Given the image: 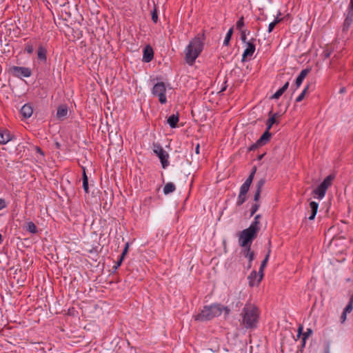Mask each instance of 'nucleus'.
<instances>
[{"mask_svg": "<svg viewBox=\"0 0 353 353\" xmlns=\"http://www.w3.org/2000/svg\"><path fill=\"white\" fill-rule=\"evenodd\" d=\"M37 59L43 63H46L47 62V49L43 45H39L38 47Z\"/></svg>", "mask_w": 353, "mask_h": 353, "instance_id": "obj_17", "label": "nucleus"}, {"mask_svg": "<svg viewBox=\"0 0 353 353\" xmlns=\"http://www.w3.org/2000/svg\"><path fill=\"white\" fill-rule=\"evenodd\" d=\"M26 230L32 234H36L38 232L36 225L32 221L27 223Z\"/></svg>", "mask_w": 353, "mask_h": 353, "instance_id": "obj_30", "label": "nucleus"}, {"mask_svg": "<svg viewBox=\"0 0 353 353\" xmlns=\"http://www.w3.org/2000/svg\"><path fill=\"white\" fill-rule=\"evenodd\" d=\"M6 207V201L3 199H0V210Z\"/></svg>", "mask_w": 353, "mask_h": 353, "instance_id": "obj_54", "label": "nucleus"}, {"mask_svg": "<svg viewBox=\"0 0 353 353\" xmlns=\"http://www.w3.org/2000/svg\"><path fill=\"white\" fill-rule=\"evenodd\" d=\"M236 29L241 30L242 28L244 26V17L241 16L239 19L236 22Z\"/></svg>", "mask_w": 353, "mask_h": 353, "instance_id": "obj_40", "label": "nucleus"}, {"mask_svg": "<svg viewBox=\"0 0 353 353\" xmlns=\"http://www.w3.org/2000/svg\"><path fill=\"white\" fill-rule=\"evenodd\" d=\"M260 207V203H254L252 207H251V209H250V216H253L256 212L257 210H259Z\"/></svg>", "mask_w": 353, "mask_h": 353, "instance_id": "obj_39", "label": "nucleus"}, {"mask_svg": "<svg viewBox=\"0 0 353 353\" xmlns=\"http://www.w3.org/2000/svg\"><path fill=\"white\" fill-rule=\"evenodd\" d=\"M347 312H345V311L343 312L341 316V323H343L345 319H346V316H347Z\"/></svg>", "mask_w": 353, "mask_h": 353, "instance_id": "obj_56", "label": "nucleus"}, {"mask_svg": "<svg viewBox=\"0 0 353 353\" xmlns=\"http://www.w3.org/2000/svg\"><path fill=\"white\" fill-rule=\"evenodd\" d=\"M330 344L327 343H326L325 348H324V353H330Z\"/></svg>", "mask_w": 353, "mask_h": 353, "instance_id": "obj_57", "label": "nucleus"}, {"mask_svg": "<svg viewBox=\"0 0 353 353\" xmlns=\"http://www.w3.org/2000/svg\"><path fill=\"white\" fill-rule=\"evenodd\" d=\"M261 218V214H256L254 219V221L252 222V223L250 224V226L253 228L254 229L255 228V230H256L258 231H260V230H261V222H260Z\"/></svg>", "mask_w": 353, "mask_h": 353, "instance_id": "obj_25", "label": "nucleus"}, {"mask_svg": "<svg viewBox=\"0 0 353 353\" xmlns=\"http://www.w3.org/2000/svg\"><path fill=\"white\" fill-rule=\"evenodd\" d=\"M312 334V330L310 328H307V331L303 334V346L305 345V340Z\"/></svg>", "mask_w": 353, "mask_h": 353, "instance_id": "obj_38", "label": "nucleus"}, {"mask_svg": "<svg viewBox=\"0 0 353 353\" xmlns=\"http://www.w3.org/2000/svg\"><path fill=\"white\" fill-rule=\"evenodd\" d=\"M270 252H271V250H270V249H269L265 259L262 261L261 264L262 268H265L267 263L269 260Z\"/></svg>", "mask_w": 353, "mask_h": 353, "instance_id": "obj_44", "label": "nucleus"}, {"mask_svg": "<svg viewBox=\"0 0 353 353\" xmlns=\"http://www.w3.org/2000/svg\"><path fill=\"white\" fill-rule=\"evenodd\" d=\"M199 150H200V145H199V143H198L196 145V148H195V152L199 154Z\"/></svg>", "mask_w": 353, "mask_h": 353, "instance_id": "obj_59", "label": "nucleus"}, {"mask_svg": "<svg viewBox=\"0 0 353 353\" xmlns=\"http://www.w3.org/2000/svg\"><path fill=\"white\" fill-rule=\"evenodd\" d=\"M254 175H253L252 174H249L248 177L247 178V179L245 181V183H247L248 184H250L251 185L252 183V181L254 179Z\"/></svg>", "mask_w": 353, "mask_h": 353, "instance_id": "obj_48", "label": "nucleus"}, {"mask_svg": "<svg viewBox=\"0 0 353 353\" xmlns=\"http://www.w3.org/2000/svg\"><path fill=\"white\" fill-rule=\"evenodd\" d=\"M268 115L270 116V118L266 121V130L270 131L274 124H279V121L277 120V118L280 117L281 114L279 112L273 114L271 110Z\"/></svg>", "mask_w": 353, "mask_h": 353, "instance_id": "obj_12", "label": "nucleus"}, {"mask_svg": "<svg viewBox=\"0 0 353 353\" xmlns=\"http://www.w3.org/2000/svg\"><path fill=\"white\" fill-rule=\"evenodd\" d=\"M310 84H307L305 88L303 89V90L302 91V92L296 97L295 101L296 103H299V102H301L305 97V94L309 89V87H310Z\"/></svg>", "mask_w": 353, "mask_h": 353, "instance_id": "obj_33", "label": "nucleus"}, {"mask_svg": "<svg viewBox=\"0 0 353 353\" xmlns=\"http://www.w3.org/2000/svg\"><path fill=\"white\" fill-rule=\"evenodd\" d=\"M21 114L23 118H30L33 113V108L30 103H26L21 108Z\"/></svg>", "mask_w": 353, "mask_h": 353, "instance_id": "obj_18", "label": "nucleus"}, {"mask_svg": "<svg viewBox=\"0 0 353 353\" xmlns=\"http://www.w3.org/2000/svg\"><path fill=\"white\" fill-rule=\"evenodd\" d=\"M175 190H176L175 185L172 182H169L165 185V186L163 188V193L165 194H169L173 192Z\"/></svg>", "mask_w": 353, "mask_h": 353, "instance_id": "obj_27", "label": "nucleus"}, {"mask_svg": "<svg viewBox=\"0 0 353 353\" xmlns=\"http://www.w3.org/2000/svg\"><path fill=\"white\" fill-rule=\"evenodd\" d=\"M241 254L248 259L249 262H252L254 259V252L251 250V247H242Z\"/></svg>", "mask_w": 353, "mask_h": 353, "instance_id": "obj_20", "label": "nucleus"}, {"mask_svg": "<svg viewBox=\"0 0 353 353\" xmlns=\"http://www.w3.org/2000/svg\"><path fill=\"white\" fill-rule=\"evenodd\" d=\"M259 231L249 226L248 228L239 232V245L241 247H251L253 241L257 237Z\"/></svg>", "mask_w": 353, "mask_h": 353, "instance_id": "obj_4", "label": "nucleus"}, {"mask_svg": "<svg viewBox=\"0 0 353 353\" xmlns=\"http://www.w3.org/2000/svg\"><path fill=\"white\" fill-rule=\"evenodd\" d=\"M14 136L7 129L0 128V144L4 145L12 141Z\"/></svg>", "mask_w": 353, "mask_h": 353, "instance_id": "obj_14", "label": "nucleus"}, {"mask_svg": "<svg viewBox=\"0 0 353 353\" xmlns=\"http://www.w3.org/2000/svg\"><path fill=\"white\" fill-rule=\"evenodd\" d=\"M289 87V82L287 81L280 89L284 93Z\"/></svg>", "mask_w": 353, "mask_h": 353, "instance_id": "obj_52", "label": "nucleus"}, {"mask_svg": "<svg viewBox=\"0 0 353 353\" xmlns=\"http://www.w3.org/2000/svg\"><path fill=\"white\" fill-rule=\"evenodd\" d=\"M272 137V133L270 132L269 130H265V131L263 133V134L260 137V138L256 141V142L252 145H251L248 148V151H254L257 148L265 145L267 144Z\"/></svg>", "mask_w": 353, "mask_h": 353, "instance_id": "obj_11", "label": "nucleus"}, {"mask_svg": "<svg viewBox=\"0 0 353 353\" xmlns=\"http://www.w3.org/2000/svg\"><path fill=\"white\" fill-rule=\"evenodd\" d=\"M226 88H227V86H226V85H225L224 87H223V88H221V92H223V91H225V90H226Z\"/></svg>", "mask_w": 353, "mask_h": 353, "instance_id": "obj_64", "label": "nucleus"}, {"mask_svg": "<svg viewBox=\"0 0 353 353\" xmlns=\"http://www.w3.org/2000/svg\"><path fill=\"white\" fill-rule=\"evenodd\" d=\"M250 33V30H241V40L242 41L243 43H246L248 42V41H247V34H249Z\"/></svg>", "mask_w": 353, "mask_h": 353, "instance_id": "obj_37", "label": "nucleus"}, {"mask_svg": "<svg viewBox=\"0 0 353 353\" xmlns=\"http://www.w3.org/2000/svg\"><path fill=\"white\" fill-rule=\"evenodd\" d=\"M353 309V294L351 295L349 302L346 307L344 308L343 311L347 313H350Z\"/></svg>", "mask_w": 353, "mask_h": 353, "instance_id": "obj_34", "label": "nucleus"}, {"mask_svg": "<svg viewBox=\"0 0 353 353\" xmlns=\"http://www.w3.org/2000/svg\"><path fill=\"white\" fill-rule=\"evenodd\" d=\"M258 274V276H259V278L257 279V283H260L261 281H262L263 278V271H261V270H259V272L257 273Z\"/></svg>", "mask_w": 353, "mask_h": 353, "instance_id": "obj_49", "label": "nucleus"}, {"mask_svg": "<svg viewBox=\"0 0 353 353\" xmlns=\"http://www.w3.org/2000/svg\"><path fill=\"white\" fill-rule=\"evenodd\" d=\"M265 182H266V180L265 178H261V179H259L257 181V183L256 184V191L254 194V201L255 203H259L261 193L263 187L264 186Z\"/></svg>", "mask_w": 353, "mask_h": 353, "instance_id": "obj_13", "label": "nucleus"}, {"mask_svg": "<svg viewBox=\"0 0 353 353\" xmlns=\"http://www.w3.org/2000/svg\"><path fill=\"white\" fill-rule=\"evenodd\" d=\"M123 260H121V257H119V259H118L117 262L116 263V265L114 266V269H117L119 267L121 266L122 262H123Z\"/></svg>", "mask_w": 353, "mask_h": 353, "instance_id": "obj_55", "label": "nucleus"}, {"mask_svg": "<svg viewBox=\"0 0 353 353\" xmlns=\"http://www.w3.org/2000/svg\"><path fill=\"white\" fill-rule=\"evenodd\" d=\"M302 331H303V327L301 325H300L298 328V337H299L301 336V334H302Z\"/></svg>", "mask_w": 353, "mask_h": 353, "instance_id": "obj_58", "label": "nucleus"}, {"mask_svg": "<svg viewBox=\"0 0 353 353\" xmlns=\"http://www.w3.org/2000/svg\"><path fill=\"white\" fill-rule=\"evenodd\" d=\"M230 310H231V307L229 306V305L228 306H225V307L222 306V312L224 311L225 315H228L230 314Z\"/></svg>", "mask_w": 353, "mask_h": 353, "instance_id": "obj_50", "label": "nucleus"}, {"mask_svg": "<svg viewBox=\"0 0 353 353\" xmlns=\"http://www.w3.org/2000/svg\"><path fill=\"white\" fill-rule=\"evenodd\" d=\"M179 114H172L168 118V123L169 124L171 128H175L177 126V123L179 122Z\"/></svg>", "mask_w": 353, "mask_h": 353, "instance_id": "obj_23", "label": "nucleus"}, {"mask_svg": "<svg viewBox=\"0 0 353 353\" xmlns=\"http://www.w3.org/2000/svg\"><path fill=\"white\" fill-rule=\"evenodd\" d=\"M332 50L329 49V48H326L323 50V53H322V57L323 58V59H326L327 58H329L332 54Z\"/></svg>", "mask_w": 353, "mask_h": 353, "instance_id": "obj_43", "label": "nucleus"}, {"mask_svg": "<svg viewBox=\"0 0 353 353\" xmlns=\"http://www.w3.org/2000/svg\"><path fill=\"white\" fill-rule=\"evenodd\" d=\"M283 93L282 92V91L281 90V89H279L272 97V99H279L281 95L283 94Z\"/></svg>", "mask_w": 353, "mask_h": 353, "instance_id": "obj_46", "label": "nucleus"}, {"mask_svg": "<svg viewBox=\"0 0 353 353\" xmlns=\"http://www.w3.org/2000/svg\"><path fill=\"white\" fill-rule=\"evenodd\" d=\"M257 277L259 278L258 274L256 271L253 270L250 274L248 276L249 285L252 287L254 285H258L259 283H257Z\"/></svg>", "mask_w": 353, "mask_h": 353, "instance_id": "obj_24", "label": "nucleus"}, {"mask_svg": "<svg viewBox=\"0 0 353 353\" xmlns=\"http://www.w3.org/2000/svg\"><path fill=\"white\" fill-rule=\"evenodd\" d=\"M256 166H254L252 168V170L250 172V174H252L253 175L255 174L256 173Z\"/></svg>", "mask_w": 353, "mask_h": 353, "instance_id": "obj_60", "label": "nucleus"}, {"mask_svg": "<svg viewBox=\"0 0 353 353\" xmlns=\"http://www.w3.org/2000/svg\"><path fill=\"white\" fill-rule=\"evenodd\" d=\"M311 71V69L310 68H305V69H303L301 71V72L299 73V76L296 77V80H295V85H296V88L294 90V92L298 88H299V86L301 85V83H303L304 79L305 78V77L310 73V72Z\"/></svg>", "mask_w": 353, "mask_h": 353, "instance_id": "obj_16", "label": "nucleus"}, {"mask_svg": "<svg viewBox=\"0 0 353 353\" xmlns=\"http://www.w3.org/2000/svg\"><path fill=\"white\" fill-rule=\"evenodd\" d=\"M165 92L166 87L163 82L157 83L152 89V94L155 97H158L159 101L161 104H165L167 102Z\"/></svg>", "mask_w": 353, "mask_h": 353, "instance_id": "obj_5", "label": "nucleus"}, {"mask_svg": "<svg viewBox=\"0 0 353 353\" xmlns=\"http://www.w3.org/2000/svg\"><path fill=\"white\" fill-rule=\"evenodd\" d=\"M346 15L353 17V0H350Z\"/></svg>", "mask_w": 353, "mask_h": 353, "instance_id": "obj_41", "label": "nucleus"}, {"mask_svg": "<svg viewBox=\"0 0 353 353\" xmlns=\"http://www.w3.org/2000/svg\"><path fill=\"white\" fill-rule=\"evenodd\" d=\"M37 151H38L39 153H41V154H43V152H42L41 149L40 148H39V147L37 148Z\"/></svg>", "mask_w": 353, "mask_h": 353, "instance_id": "obj_62", "label": "nucleus"}, {"mask_svg": "<svg viewBox=\"0 0 353 353\" xmlns=\"http://www.w3.org/2000/svg\"><path fill=\"white\" fill-rule=\"evenodd\" d=\"M9 72L14 77L22 79V77H30L32 75V70L27 67L12 66Z\"/></svg>", "mask_w": 353, "mask_h": 353, "instance_id": "obj_8", "label": "nucleus"}, {"mask_svg": "<svg viewBox=\"0 0 353 353\" xmlns=\"http://www.w3.org/2000/svg\"><path fill=\"white\" fill-rule=\"evenodd\" d=\"M25 51L28 54H32L34 51L33 46L30 43H27L25 46Z\"/></svg>", "mask_w": 353, "mask_h": 353, "instance_id": "obj_42", "label": "nucleus"}, {"mask_svg": "<svg viewBox=\"0 0 353 353\" xmlns=\"http://www.w3.org/2000/svg\"><path fill=\"white\" fill-rule=\"evenodd\" d=\"M82 181H83V188L85 193H89V187H88V177L85 173V169H83V174H82Z\"/></svg>", "mask_w": 353, "mask_h": 353, "instance_id": "obj_28", "label": "nucleus"}, {"mask_svg": "<svg viewBox=\"0 0 353 353\" xmlns=\"http://www.w3.org/2000/svg\"><path fill=\"white\" fill-rule=\"evenodd\" d=\"M327 189L323 187L321 183L314 190L313 193L317 195L318 199H322L326 193Z\"/></svg>", "mask_w": 353, "mask_h": 353, "instance_id": "obj_21", "label": "nucleus"}, {"mask_svg": "<svg viewBox=\"0 0 353 353\" xmlns=\"http://www.w3.org/2000/svg\"><path fill=\"white\" fill-rule=\"evenodd\" d=\"M205 34H198L193 38L185 50V59L186 63L192 65L196 58L200 55L203 50Z\"/></svg>", "mask_w": 353, "mask_h": 353, "instance_id": "obj_1", "label": "nucleus"}, {"mask_svg": "<svg viewBox=\"0 0 353 353\" xmlns=\"http://www.w3.org/2000/svg\"><path fill=\"white\" fill-rule=\"evenodd\" d=\"M232 34H233V28H231L229 29V30L228 31V32L225 35V39L223 41L224 46H228L229 45L230 41L232 37Z\"/></svg>", "mask_w": 353, "mask_h": 353, "instance_id": "obj_32", "label": "nucleus"}, {"mask_svg": "<svg viewBox=\"0 0 353 353\" xmlns=\"http://www.w3.org/2000/svg\"><path fill=\"white\" fill-rule=\"evenodd\" d=\"M154 57V51L152 48L148 45L143 49V61L145 63L150 62Z\"/></svg>", "mask_w": 353, "mask_h": 353, "instance_id": "obj_15", "label": "nucleus"}, {"mask_svg": "<svg viewBox=\"0 0 353 353\" xmlns=\"http://www.w3.org/2000/svg\"><path fill=\"white\" fill-rule=\"evenodd\" d=\"M152 20L154 23H157L158 21V14H157V6L154 3V8L151 12Z\"/></svg>", "mask_w": 353, "mask_h": 353, "instance_id": "obj_35", "label": "nucleus"}, {"mask_svg": "<svg viewBox=\"0 0 353 353\" xmlns=\"http://www.w3.org/2000/svg\"><path fill=\"white\" fill-rule=\"evenodd\" d=\"M353 23V17L345 15L341 31H339L336 39L339 40L346 41L349 39V29Z\"/></svg>", "mask_w": 353, "mask_h": 353, "instance_id": "obj_7", "label": "nucleus"}, {"mask_svg": "<svg viewBox=\"0 0 353 353\" xmlns=\"http://www.w3.org/2000/svg\"><path fill=\"white\" fill-rule=\"evenodd\" d=\"M252 262H249L248 261V269H250L252 267Z\"/></svg>", "mask_w": 353, "mask_h": 353, "instance_id": "obj_63", "label": "nucleus"}, {"mask_svg": "<svg viewBox=\"0 0 353 353\" xmlns=\"http://www.w3.org/2000/svg\"><path fill=\"white\" fill-rule=\"evenodd\" d=\"M289 87V82L287 81L280 89L284 93Z\"/></svg>", "mask_w": 353, "mask_h": 353, "instance_id": "obj_53", "label": "nucleus"}, {"mask_svg": "<svg viewBox=\"0 0 353 353\" xmlns=\"http://www.w3.org/2000/svg\"><path fill=\"white\" fill-rule=\"evenodd\" d=\"M256 39L252 38L248 42L245 43L247 46V48L245 49L241 61L245 62L250 59V57L253 55L256 50V44H255Z\"/></svg>", "mask_w": 353, "mask_h": 353, "instance_id": "obj_10", "label": "nucleus"}, {"mask_svg": "<svg viewBox=\"0 0 353 353\" xmlns=\"http://www.w3.org/2000/svg\"><path fill=\"white\" fill-rule=\"evenodd\" d=\"M152 198L151 196L147 197L143 201L144 206H149L152 203Z\"/></svg>", "mask_w": 353, "mask_h": 353, "instance_id": "obj_47", "label": "nucleus"}, {"mask_svg": "<svg viewBox=\"0 0 353 353\" xmlns=\"http://www.w3.org/2000/svg\"><path fill=\"white\" fill-rule=\"evenodd\" d=\"M334 179V176L330 174L321 183V184L326 189H327L332 185Z\"/></svg>", "mask_w": 353, "mask_h": 353, "instance_id": "obj_29", "label": "nucleus"}, {"mask_svg": "<svg viewBox=\"0 0 353 353\" xmlns=\"http://www.w3.org/2000/svg\"><path fill=\"white\" fill-rule=\"evenodd\" d=\"M246 200L247 194L239 192L236 204L237 206H241L246 201Z\"/></svg>", "mask_w": 353, "mask_h": 353, "instance_id": "obj_31", "label": "nucleus"}, {"mask_svg": "<svg viewBox=\"0 0 353 353\" xmlns=\"http://www.w3.org/2000/svg\"><path fill=\"white\" fill-rule=\"evenodd\" d=\"M222 313V305L221 304H212L205 305L200 313L194 316L195 321H206L219 316Z\"/></svg>", "mask_w": 353, "mask_h": 353, "instance_id": "obj_3", "label": "nucleus"}, {"mask_svg": "<svg viewBox=\"0 0 353 353\" xmlns=\"http://www.w3.org/2000/svg\"><path fill=\"white\" fill-rule=\"evenodd\" d=\"M285 19V17H276L274 20L271 22L269 26H268V31L269 33L272 32L273 31V30L274 29L275 26L281 23V21H283V20Z\"/></svg>", "mask_w": 353, "mask_h": 353, "instance_id": "obj_26", "label": "nucleus"}, {"mask_svg": "<svg viewBox=\"0 0 353 353\" xmlns=\"http://www.w3.org/2000/svg\"><path fill=\"white\" fill-rule=\"evenodd\" d=\"M265 155V153H263V154L259 155L258 157V159L261 160Z\"/></svg>", "mask_w": 353, "mask_h": 353, "instance_id": "obj_61", "label": "nucleus"}, {"mask_svg": "<svg viewBox=\"0 0 353 353\" xmlns=\"http://www.w3.org/2000/svg\"><path fill=\"white\" fill-rule=\"evenodd\" d=\"M310 216L308 217L309 220H313L317 213L319 208V203L315 201H311L310 203Z\"/></svg>", "mask_w": 353, "mask_h": 353, "instance_id": "obj_22", "label": "nucleus"}, {"mask_svg": "<svg viewBox=\"0 0 353 353\" xmlns=\"http://www.w3.org/2000/svg\"><path fill=\"white\" fill-rule=\"evenodd\" d=\"M68 108L67 105L62 104L59 105L57 111V117L59 120H63L68 114Z\"/></svg>", "mask_w": 353, "mask_h": 353, "instance_id": "obj_19", "label": "nucleus"}, {"mask_svg": "<svg viewBox=\"0 0 353 353\" xmlns=\"http://www.w3.org/2000/svg\"><path fill=\"white\" fill-rule=\"evenodd\" d=\"M154 152L159 158L162 168L165 169L169 165V154L164 150L162 146L159 143H153Z\"/></svg>", "mask_w": 353, "mask_h": 353, "instance_id": "obj_6", "label": "nucleus"}, {"mask_svg": "<svg viewBox=\"0 0 353 353\" xmlns=\"http://www.w3.org/2000/svg\"><path fill=\"white\" fill-rule=\"evenodd\" d=\"M241 325L246 329H254L257 326L259 317L258 308L250 303H246L241 314Z\"/></svg>", "mask_w": 353, "mask_h": 353, "instance_id": "obj_2", "label": "nucleus"}, {"mask_svg": "<svg viewBox=\"0 0 353 353\" xmlns=\"http://www.w3.org/2000/svg\"><path fill=\"white\" fill-rule=\"evenodd\" d=\"M289 87V82L287 81L280 89L284 93Z\"/></svg>", "mask_w": 353, "mask_h": 353, "instance_id": "obj_51", "label": "nucleus"}, {"mask_svg": "<svg viewBox=\"0 0 353 353\" xmlns=\"http://www.w3.org/2000/svg\"><path fill=\"white\" fill-rule=\"evenodd\" d=\"M250 185H251L248 184L247 183H245V182H244V183L241 185V188H240V191H239V192H240V193H243V194H248V191H249V190H250Z\"/></svg>", "mask_w": 353, "mask_h": 353, "instance_id": "obj_36", "label": "nucleus"}, {"mask_svg": "<svg viewBox=\"0 0 353 353\" xmlns=\"http://www.w3.org/2000/svg\"><path fill=\"white\" fill-rule=\"evenodd\" d=\"M128 249H129V243H126L125 245L124 249H123L121 254L120 255V257H121V260L124 259L125 255L127 254V253L128 252Z\"/></svg>", "mask_w": 353, "mask_h": 353, "instance_id": "obj_45", "label": "nucleus"}, {"mask_svg": "<svg viewBox=\"0 0 353 353\" xmlns=\"http://www.w3.org/2000/svg\"><path fill=\"white\" fill-rule=\"evenodd\" d=\"M227 303L232 310L239 311L240 308L243 305V301L241 297L240 293H234L228 296Z\"/></svg>", "mask_w": 353, "mask_h": 353, "instance_id": "obj_9", "label": "nucleus"}]
</instances>
